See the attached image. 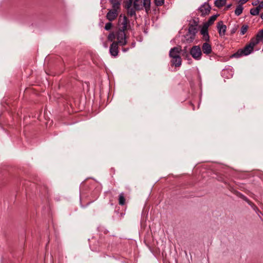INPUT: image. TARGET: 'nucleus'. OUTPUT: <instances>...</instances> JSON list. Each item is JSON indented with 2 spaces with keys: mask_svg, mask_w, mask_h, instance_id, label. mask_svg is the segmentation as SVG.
Returning <instances> with one entry per match:
<instances>
[{
  "mask_svg": "<svg viewBox=\"0 0 263 263\" xmlns=\"http://www.w3.org/2000/svg\"><path fill=\"white\" fill-rule=\"evenodd\" d=\"M119 45V44L118 43V42H116V41H114L110 45L109 47V53L111 56L116 57L118 55Z\"/></svg>",
  "mask_w": 263,
  "mask_h": 263,
  "instance_id": "39448f33",
  "label": "nucleus"
},
{
  "mask_svg": "<svg viewBox=\"0 0 263 263\" xmlns=\"http://www.w3.org/2000/svg\"><path fill=\"white\" fill-rule=\"evenodd\" d=\"M181 51V47H175L172 48L170 51V57L171 58L180 57V53Z\"/></svg>",
  "mask_w": 263,
  "mask_h": 263,
  "instance_id": "6e6552de",
  "label": "nucleus"
},
{
  "mask_svg": "<svg viewBox=\"0 0 263 263\" xmlns=\"http://www.w3.org/2000/svg\"><path fill=\"white\" fill-rule=\"evenodd\" d=\"M209 27L208 25L204 23L200 30V33L203 36V39L206 42L210 41V36L208 33Z\"/></svg>",
  "mask_w": 263,
  "mask_h": 263,
  "instance_id": "423d86ee",
  "label": "nucleus"
},
{
  "mask_svg": "<svg viewBox=\"0 0 263 263\" xmlns=\"http://www.w3.org/2000/svg\"><path fill=\"white\" fill-rule=\"evenodd\" d=\"M171 65L175 67H179L181 65V57L171 58Z\"/></svg>",
  "mask_w": 263,
  "mask_h": 263,
  "instance_id": "ddd939ff",
  "label": "nucleus"
},
{
  "mask_svg": "<svg viewBox=\"0 0 263 263\" xmlns=\"http://www.w3.org/2000/svg\"><path fill=\"white\" fill-rule=\"evenodd\" d=\"M256 45L255 40L251 39L249 43L246 45L242 49H239L233 55V57L239 58L242 55H248L250 54L253 50L254 46Z\"/></svg>",
  "mask_w": 263,
  "mask_h": 263,
  "instance_id": "f257e3e1",
  "label": "nucleus"
},
{
  "mask_svg": "<svg viewBox=\"0 0 263 263\" xmlns=\"http://www.w3.org/2000/svg\"><path fill=\"white\" fill-rule=\"evenodd\" d=\"M116 39L117 41L116 42H118V43L119 44V45H125L127 44L125 31L118 29L116 33Z\"/></svg>",
  "mask_w": 263,
  "mask_h": 263,
  "instance_id": "7ed1b4c3",
  "label": "nucleus"
},
{
  "mask_svg": "<svg viewBox=\"0 0 263 263\" xmlns=\"http://www.w3.org/2000/svg\"><path fill=\"white\" fill-rule=\"evenodd\" d=\"M258 7H259V8L260 9V10H261V9H262V8H263V1L259 3V5H258Z\"/></svg>",
  "mask_w": 263,
  "mask_h": 263,
  "instance_id": "c85d7f7f",
  "label": "nucleus"
},
{
  "mask_svg": "<svg viewBox=\"0 0 263 263\" xmlns=\"http://www.w3.org/2000/svg\"><path fill=\"white\" fill-rule=\"evenodd\" d=\"M143 8L144 7L146 12L150 10L151 0H142Z\"/></svg>",
  "mask_w": 263,
  "mask_h": 263,
  "instance_id": "dca6fc26",
  "label": "nucleus"
},
{
  "mask_svg": "<svg viewBox=\"0 0 263 263\" xmlns=\"http://www.w3.org/2000/svg\"><path fill=\"white\" fill-rule=\"evenodd\" d=\"M197 32V29L195 26L190 25L189 27L188 32L187 33L191 34L192 36L195 35Z\"/></svg>",
  "mask_w": 263,
  "mask_h": 263,
  "instance_id": "2eb2a0df",
  "label": "nucleus"
},
{
  "mask_svg": "<svg viewBox=\"0 0 263 263\" xmlns=\"http://www.w3.org/2000/svg\"><path fill=\"white\" fill-rule=\"evenodd\" d=\"M243 199H244V200H245L246 201H248V200L247 199V198L246 197H243Z\"/></svg>",
  "mask_w": 263,
  "mask_h": 263,
  "instance_id": "2f4dec72",
  "label": "nucleus"
},
{
  "mask_svg": "<svg viewBox=\"0 0 263 263\" xmlns=\"http://www.w3.org/2000/svg\"><path fill=\"white\" fill-rule=\"evenodd\" d=\"M217 17V15H212L210 17V18L206 22L204 23V24L206 25H208V26H210V25L213 24L214 21L216 20Z\"/></svg>",
  "mask_w": 263,
  "mask_h": 263,
  "instance_id": "f3484780",
  "label": "nucleus"
},
{
  "mask_svg": "<svg viewBox=\"0 0 263 263\" xmlns=\"http://www.w3.org/2000/svg\"><path fill=\"white\" fill-rule=\"evenodd\" d=\"M112 26V23L111 22L107 23L105 26V29L106 30H109Z\"/></svg>",
  "mask_w": 263,
  "mask_h": 263,
  "instance_id": "bb28decb",
  "label": "nucleus"
},
{
  "mask_svg": "<svg viewBox=\"0 0 263 263\" xmlns=\"http://www.w3.org/2000/svg\"><path fill=\"white\" fill-rule=\"evenodd\" d=\"M154 2L157 6H161L164 4V0H154Z\"/></svg>",
  "mask_w": 263,
  "mask_h": 263,
  "instance_id": "a878e982",
  "label": "nucleus"
},
{
  "mask_svg": "<svg viewBox=\"0 0 263 263\" xmlns=\"http://www.w3.org/2000/svg\"><path fill=\"white\" fill-rule=\"evenodd\" d=\"M260 11V9L259 8L258 6L251 9L250 10V13L252 15H257L259 14V11Z\"/></svg>",
  "mask_w": 263,
  "mask_h": 263,
  "instance_id": "aec40b11",
  "label": "nucleus"
},
{
  "mask_svg": "<svg viewBox=\"0 0 263 263\" xmlns=\"http://www.w3.org/2000/svg\"><path fill=\"white\" fill-rule=\"evenodd\" d=\"M248 29V26H247V25L242 26L240 29V34L241 35L245 34L247 32Z\"/></svg>",
  "mask_w": 263,
  "mask_h": 263,
  "instance_id": "393cba45",
  "label": "nucleus"
},
{
  "mask_svg": "<svg viewBox=\"0 0 263 263\" xmlns=\"http://www.w3.org/2000/svg\"><path fill=\"white\" fill-rule=\"evenodd\" d=\"M226 4V0H216L215 2V5L218 8L222 7Z\"/></svg>",
  "mask_w": 263,
  "mask_h": 263,
  "instance_id": "6ab92c4d",
  "label": "nucleus"
},
{
  "mask_svg": "<svg viewBox=\"0 0 263 263\" xmlns=\"http://www.w3.org/2000/svg\"><path fill=\"white\" fill-rule=\"evenodd\" d=\"M132 3V0H129V2L126 5L125 8H126V9L132 8H131Z\"/></svg>",
  "mask_w": 263,
  "mask_h": 263,
  "instance_id": "cd10ccee",
  "label": "nucleus"
},
{
  "mask_svg": "<svg viewBox=\"0 0 263 263\" xmlns=\"http://www.w3.org/2000/svg\"><path fill=\"white\" fill-rule=\"evenodd\" d=\"M249 0H240V3H241L240 5L246 3H247Z\"/></svg>",
  "mask_w": 263,
  "mask_h": 263,
  "instance_id": "c756f323",
  "label": "nucleus"
},
{
  "mask_svg": "<svg viewBox=\"0 0 263 263\" xmlns=\"http://www.w3.org/2000/svg\"><path fill=\"white\" fill-rule=\"evenodd\" d=\"M127 14L128 16H129L130 17H132L133 16H136V10L135 9L134 7L127 9Z\"/></svg>",
  "mask_w": 263,
  "mask_h": 263,
  "instance_id": "4be33fe9",
  "label": "nucleus"
},
{
  "mask_svg": "<svg viewBox=\"0 0 263 263\" xmlns=\"http://www.w3.org/2000/svg\"><path fill=\"white\" fill-rule=\"evenodd\" d=\"M195 35L192 36L190 34L186 33L185 35V38L187 42L191 43L193 41V40L195 39Z\"/></svg>",
  "mask_w": 263,
  "mask_h": 263,
  "instance_id": "5701e85b",
  "label": "nucleus"
},
{
  "mask_svg": "<svg viewBox=\"0 0 263 263\" xmlns=\"http://www.w3.org/2000/svg\"><path fill=\"white\" fill-rule=\"evenodd\" d=\"M125 203V198L123 193L120 194L119 196V204L121 205H123Z\"/></svg>",
  "mask_w": 263,
  "mask_h": 263,
  "instance_id": "a211bd4d",
  "label": "nucleus"
},
{
  "mask_svg": "<svg viewBox=\"0 0 263 263\" xmlns=\"http://www.w3.org/2000/svg\"><path fill=\"white\" fill-rule=\"evenodd\" d=\"M217 29L220 36L225 35L227 27L223 24V22L220 21L217 24Z\"/></svg>",
  "mask_w": 263,
  "mask_h": 263,
  "instance_id": "9d476101",
  "label": "nucleus"
},
{
  "mask_svg": "<svg viewBox=\"0 0 263 263\" xmlns=\"http://www.w3.org/2000/svg\"><path fill=\"white\" fill-rule=\"evenodd\" d=\"M109 1L112 5V9L111 10H114L119 12L121 9V3L118 0H110Z\"/></svg>",
  "mask_w": 263,
  "mask_h": 263,
  "instance_id": "9b49d317",
  "label": "nucleus"
},
{
  "mask_svg": "<svg viewBox=\"0 0 263 263\" xmlns=\"http://www.w3.org/2000/svg\"><path fill=\"white\" fill-rule=\"evenodd\" d=\"M260 17L263 20V13L261 14Z\"/></svg>",
  "mask_w": 263,
  "mask_h": 263,
  "instance_id": "473e14b6",
  "label": "nucleus"
},
{
  "mask_svg": "<svg viewBox=\"0 0 263 263\" xmlns=\"http://www.w3.org/2000/svg\"><path fill=\"white\" fill-rule=\"evenodd\" d=\"M116 38V34H115L113 32L110 33L107 36L108 40L112 42L114 41Z\"/></svg>",
  "mask_w": 263,
  "mask_h": 263,
  "instance_id": "b1692460",
  "label": "nucleus"
},
{
  "mask_svg": "<svg viewBox=\"0 0 263 263\" xmlns=\"http://www.w3.org/2000/svg\"><path fill=\"white\" fill-rule=\"evenodd\" d=\"M134 7L136 10H140L143 9L142 0H134Z\"/></svg>",
  "mask_w": 263,
  "mask_h": 263,
  "instance_id": "4468645a",
  "label": "nucleus"
},
{
  "mask_svg": "<svg viewBox=\"0 0 263 263\" xmlns=\"http://www.w3.org/2000/svg\"><path fill=\"white\" fill-rule=\"evenodd\" d=\"M130 28L129 20L125 15L122 16L121 15L118 19V29L126 31Z\"/></svg>",
  "mask_w": 263,
  "mask_h": 263,
  "instance_id": "f03ea898",
  "label": "nucleus"
},
{
  "mask_svg": "<svg viewBox=\"0 0 263 263\" xmlns=\"http://www.w3.org/2000/svg\"><path fill=\"white\" fill-rule=\"evenodd\" d=\"M211 9V8L210 6L208 4L205 3L199 8V10L200 11L201 15L204 16L210 13Z\"/></svg>",
  "mask_w": 263,
  "mask_h": 263,
  "instance_id": "1a4fd4ad",
  "label": "nucleus"
},
{
  "mask_svg": "<svg viewBox=\"0 0 263 263\" xmlns=\"http://www.w3.org/2000/svg\"><path fill=\"white\" fill-rule=\"evenodd\" d=\"M202 50L203 53L206 54H209L212 51L211 45L207 42L203 44L202 46Z\"/></svg>",
  "mask_w": 263,
  "mask_h": 263,
  "instance_id": "f8f14e48",
  "label": "nucleus"
},
{
  "mask_svg": "<svg viewBox=\"0 0 263 263\" xmlns=\"http://www.w3.org/2000/svg\"><path fill=\"white\" fill-rule=\"evenodd\" d=\"M242 10H243V7H242V5H239L237 7V8H236V9L235 10V14L237 16H239L242 13Z\"/></svg>",
  "mask_w": 263,
  "mask_h": 263,
  "instance_id": "412c9836",
  "label": "nucleus"
},
{
  "mask_svg": "<svg viewBox=\"0 0 263 263\" xmlns=\"http://www.w3.org/2000/svg\"><path fill=\"white\" fill-rule=\"evenodd\" d=\"M119 12L114 10H109L106 14V17L110 22L115 20L118 16Z\"/></svg>",
  "mask_w": 263,
  "mask_h": 263,
  "instance_id": "0eeeda50",
  "label": "nucleus"
},
{
  "mask_svg": "<svg viewBox=\"0 0 263 263\" xmlns=\"http://www.w3.org/2000/svg\"><path fill=\"white\" fill-rule=\"evenodd\" d=\"M190 54L192 57L196 60L201 59L202 52L199 46H194L190 50Z\"/></svg>",
  "mask_w": 263,
  "mask_h": 263,
  "instance_id": "20e7f679",
  "label": "nucleus"
},
{
  "mask_svg": "<svg viewBox=\"0 0 263 263\" xmlns=\"http://www.w3.org/2000/svg\"><path fill=\"white\" fill-rule=\"evenodd\" d=\"M127 50H128V48H127V49H126V48H123V51L124 52H125V51H127Z\"/></svg>",
  "mask_w": 263,
  "mask_h": 263,
  "instance_id": "7c9ffc66",
  "label": "nucleus"
}]
</instances>
